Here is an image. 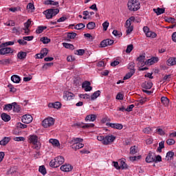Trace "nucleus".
I'll return each mask as SVG.
<instances>
[{
  "label": "nucleus",
  "mask_w": 176,
  "mask_h": 176,
  "mask_svg": "<svg viewBox=\"0 0 176 176\" xmlns=\"http://www.w3.org/2000/svg\"><path fill=\"white\" fill-rule=\"evenodd\" d=\"M127 6L131 12H137L141 8V3L138 0H129Z\"/></svg>",
  "instance_id": "1"
},
{
  "label": "nucleus",
  "mask_w": 176,
  "mask_h": 176,
  "mask_svg": "<svg viewBox=\"0 0 176 176\" xmlns=\"http://www.w3.org/2000/svg\"><path fill=\"white\" fill-rule=\"evenodd\" d=\"M28 142L29 144H32V145H34V149H39V148H41V142L38 141V137L36 135H29Z\"/></svg>",
  "instance_id": "2"
},
{
  "label": "nucleus",
  "mask_w": 176,
  "mask_h": 176,
  "mask_svg": "<svg viewBox=\"0 0 176 176\" xmlns=\"http://www.w3.org/2000/svg\"><path fill=\"white\" fill-rule=\"evenodd\" d=\"M60 10L57 8L49 9L44 12V14H45L46 19H53L54 16L58 14Z\"/></svg>",
  "instance_id": "3"
},
{
  "label": "nucleus",
  "mask_w": 176,
  "mask_h": 176,
  "mask_svg": "<svg viewBox=\"0 0 176 176\" xmlns=\"http://www.w3.org/2000/svg\"><path fill=\"white\" fill-rule=\"evenodd\" d=\"M54 118L48 117L42 121V126H43L45 129H47V127H52V126H54Z\"/></svg>",
  "instance_id": "4"
},
{
  "label": "nucleus",
  "mask_w": 176,
  "mask_h": 176,
  "mask_svg": "<svg viewBox=\"0 0 176 176\" xmlns=\"http://www.w3.org/2000/svg\"><path fill=\"white\" fill-rule=\"evenodd\" d=\"M115 140H116V137L113 135H107L104 137V141L102 142V144L103 145H109V144H112Z\"/></svg>",
  "instance_id": "5"
},
{
  "label": "nucleus",
  "mask_w": 176,
  "mask_h": 176,
  "mask_svg": "<svg viewBox=\"0 0 176 176\" xmlns=\"http://www.w3.org/2000/svg\"><path fill=\"white\" fill-rule=\"evenodd\" d=\"M21 120L23 123H25V124H29V123H31V122H32L33 120L32 116L30 114H25L22 116Z\"/></svg>",
  "instance_id": "6"
},
{
  "label": "nucleus",
  "mask_w": 176,
  "mask_h": 176,
  "mask_svg": "<svg viewBox=\"0 0 176 176\" xmlns=\"http://www.w3.org/2000/svg\"><path fill=\"white\" fill-rule=\"evenodd\" d=\"M111 45H113V40L109 38L103 40L100 43L101 47H107V46H111Z\"/></svg>",
  "instance_id": "7"
},
{
  "label": "nucleus",
  "mask_w": 176,
  "mask_h": 176,
  "mask_svg": "<svg viewBox=\"0 0 176 176\" xmlns=\"http://www.w3.org/2000/svg\"><path fill=\"white\" fill-rule=\"evenodd\" d=\"M138 65L139 67H144V65H146V61H145V56L144 55H140L139 57L137 58Z\"/></svg>",
  "instance_id": "8"
},
{
  "label": "nucleus",
  "mask_w": 176,
  "mask_h": 176,
  "mask_svg": "<svg viewBox=\"0 0 176 176\" xmlns=\"http://www.w3.org/2000/svg\"><path fill=\"white\" fill-rule=\"evenodd\" d=\"M74 97H75V95L72 92L66 91L63 93V98L67 100V101H68V100H74Z\"/></svg>",
  "instance_id": "9"
},
{
  "label": "nucleus",
  "mask_w": 176,
  "mask_h": 176,
  "mask_svg": "<svg viewBox=\"0 0 176 176\" xmlns=\"http://www.w3.org/2000/svg\"><path fill=\"white\" fill-rule=\"evenodd\" d=\"M72 168H74V167L71 164H65L60 166V170L65 173H69V171H72Z\"/></svg>",
  "instance_id": "10"
},
{
  "label": "nucleus",
  "mask_w": 176,
  "mask_h": 176,
  "mask_svg": "<svg viewBox=\"0 0 176 176\" xmlns=\"http://www.w3.org/2000/svg\"><path fill=\"white\" fill-rule=\"evenodd\" d=\"M146 163H152L155 162V153L149 152L146 157Z\"/></svg>",
  "instance_id": "11"
},
{
  "label": "nucleus",
  "mask_w": 176,
  "mask_h": 176,
  "mask_svg": "<svg viewBox=\"0 0 176 176\" xmlns=\"http://www.w3.org/2000/svg\"><path fill=\"white\" fill-rule=\"evenodd\" d=\"M106 126H109L111 129H117V130H122L123 129V125L122 124H112V123H106Z\"/></svg>",
  "instance_id": "12"
},
{
  "label": "nucleus",
  "mask_w": 176,
  "mask_h": 176,
  "mask_svg": "<svg viewBox=\"0 0 176 176\" xmlns=\"http://www.w3.org/2000/svg\"><path fill=\"white\" fill-rule=\"evenodd\" d=\"M9 53H13L11 47H6L0 50V54L2 56L5 54H9Z\"/></svg>",
  "instance_id": "13"
},
{
  "label": "nucleus",
  "mask_w": 176,
  "mask_h": 176,
  "mask_svg": "<svg viewBox=\"0 0 176 176\" xmlns=\"http://www.w3.org/2000/svg\"><path fill=\"white\" fill-rule=\"evenodd\" d=\"M157 61H159L158 58L153 57L146 60V65H153V64H155V63H157Z\"/></svg>",
  "instance_id": "14"
},
{
  "label": "nucleus",
  "mask_w": 176,
  "mask_h": 176,
  "mask_svg": "<svg viewBox=\"0 0 176 176\" xmlns=\"http://www.w3.org/2000/svg\"><path fill=\"white\" fill-rule=\"evenodd\" d=\"M97 119V116L96 114H90L86 116L85 122H94Z\"/></svg>",
  "instance_id": "15"
},
{
  "label": "nucleus",
  "mask_w": 176,
  "mask_h": 176,
  "mask_svg": "<svg viewBox=\"0 0 176 176\" xmlns=\"http://www.w3.org/2000/svg\"><path fill=\"white\" fill-rule=\"evenodd\" d=\"M76 126H78V127H82V129H90L94 126V124H85V125H83V123H77L76 124Z\"/></svg>",
  "instance_id": "16"
},
{
  "label": "nucleus",
  "mask_w": 176,
  "mask_h": 176,
  "mask_svg": "<svg viewBox=\"0 0 176 176\" xmlns=\"http://www.w3.org/2000/svg\"><path fill=\"white\" fill-rule=\"evenodd\" d=\"M153 12L156 13L157 16H160V14H163L166 12V9L160 8H154Z\"/></svg>",
  "instance_id": "17"
},
{
  "label": "nucleus",
  "mask_w": 176,
  "mask_h": 176,
  "mask_svg": "<svg viewBox=\"0 0 176 176\" xmlns=\"http://www.w3.org/2000/svg\"><path fill=\"white\" fill-rule=\"evenodd\" d=\"M10 141V138L9 137H5L0 141V145H2L3 146H5V145H8Z\"/></svg>",
  "instance_id": "18"
},
{
  "label": "nucleus",
  "mask_w": 176,
  "mask_h": 176,
  "mask_svg": "<svg viewBox=\"0 0 176 176\" xmlns=\"http://www.w3.org/2000/svg\"><path fill=\"white\" fill-rule=\"evenodd\" d=\"M161 102L164 105V107H168V104H170V100L168 99L167 97H162L161 98Z\"/></svg>",
  "instance_id": "19"
},
{
  "label": "nucleus",
  "mask_w": 176,
  "mask_h": 176,
  "mask_svg": "<svg viewBox=\"0 0 176 176\" xmlns=\"http://www.w3.org/2000/svg\"><path fill=\"white\" fill-rule=\"evenodd\" d=\"M1 118L2 120H3V122H9L11 119L10 116L8 115L6 113H3L1 115Z\"/></svg>",
  "instance_id": "20"
},
{
  "label": "nucleus",
  "mask_w": 176,
  "mask_h": 176,
  "mask_svg": "<svg viewBox=\"0 0 176 176\" xmlns=\"http://www.w3.org/2000/svg\"><path fill=\"white\" fill-rule=\"evenodd\" d=\"M50 144H52L53 146L58 147L60 146V142L57 139H50L49 140Z\"/></svg>",
  "instance_id": "21"
},
{
  "label": "nucleus",
  "mask_w": 176,
  "mask_h": 176,
  "mask_svg": "<svg viewBox=\"0 0 176 176\" xmlns=\"http://www.w3.org/2000/svg\"><path fill=\"white\" fill-rule=\"evenodd\" d=\"M11 80L14 83H20V81L21 80V78H20V76L17 75H13L11 76Z\"/></svg>",
  "instance_id": "22"
},
{
  "label": "nucleus",
  "mask_w": 176,
  "mask_h": 176,
  "mask_svg": "<svg viewBox=\"0 0 176 176\" xmlns=\"http://www.w3.org/2000/svg\"><path fill=\"white\" fill-rule=\"evenodd\" d=\"M100 95L101 91H96L91 96V100H96V98H98V97H100Z\"/></svg>",
  "instance_id": "23"
},
{
  "label": "nucleus",
  "mask_w": 176,
  "mask_h": 176,
  "mask_svg": "<svg viewBox=\"0 0 176 176\" xmlns=\"http://www.w3.org/2000/svg\"><path fill=\"white\" fill-rule=\"evenodd\" d=\"M12 108L14 112H16L17 113L18 112H20V110L21 109L20 105L17 104L16 102H12Z\"/></svg>",
  "instance_id": "24"
},
{
  "label": "nucleus",
  "mask_w": 176,
  "mask_h": 176,
  "mask_svg": "<svg viewBox=\"0 0 176 176\" xmlns=\"http://www.w3.org/2000/svg\"><path fill=\"white\" fill-rule=\"evenodd\" d=\"M152 86H153L152 82H147L142 84V87H144V89H146V90H149V89H152Z\"/></svg>",
  "instance_id": "25"
},
{
  "label": "nucleus",
  "mask_w": 176,
  "mask_h": 176,
  "mask_svg": "<svg viewBox=\"0 0 176 176\" xmlns=\"http://www.w3.org/2000/svg\"><path fill=\"white\" fill-rule=\"evenodd\" d=\"M135 74V70H131L130 72L127 73L124 77V80H127V79H130L131 76H133Z\"/></svg>",
  "instance_id": "26"
},
{
  "label": "nucleus",
  "mask_w": 176,
  "mask_h": 176,
  "mask_svg": "<svg viewBox=\"0 0 176 176\" xmlns=\"http://www.w3.org/2000/svg\"><path fill=\"white\" fill-rule=\"evenodd\" d=\"M49 107H52L55 109H60V108H61V103H60V102H56L54 103H52L51 104H50Z\"/></svg>",
  "instance_id": "27"
},
{
  "label": "nucleus",
  "mask_w": 176,
  "mask_h": 176,
  "mask_svg": "<svg viewBox=\"0 0 176 176\" xmlns=\"http://www.w3.org/2000/svg\"><path fill=\"white\" fill-rule=\"evenodd\" d=\"M167 63L168 65H176V57L169 58Z\"/></svg>",
  "instance_id": "28"
},
{
  "label": "nucleus",
  "mask_w": 176,
  "mask_h": 176,
  "mask_svg": "<svg viewBox=\"0 0 176 176\" xmlns=\"http://www.w3.org/2000/svg\"><path fill=\"white\" fill-rule=\"evenodd\" d=\"M138 152V147L136 146H133L130 148V155H135Z\"/></svg>",
  "instance_id": "29"
},
{
  "label": "nucleus",
  "mask_w": 176,
  "mask_h": 176,
  "mask_svg": "<svg viewBox=\"0 0 176 176\" xmlns=\"http://www.w3.org/2000/svg\"><path fill=\"white\" fill-rule=\"evenodd\" d=\"M47 28L46 26H38L36 30V34H42Z\"/></svg>",
  "instance_id": "30"
},
{
  "label": "nucleus",
  "mask_w": 176,
  "mask_h": 176,
  "mask_svg": "<svg viewBox=\"0 0 176 176\" xmlns=\"http://www.w3.org/2000/svg\"><path fill=\"white\" fill-rule=\"evenodd\" d=\"M25 57H27V52H20L18 53V58H19V60H24Z\"/></svg>",
  "instance_id": "31"
},
{
  "label": "nucleus",
  "mask_w": 176,
  "mask_h": 176,
  "mask_svg": "<svg viewBox=\"0 0 176 176\" xmlns=\"http://www.w3.org/2000/svg\"><path fill=\"white\" fill-rule=\"evenodd\" d=\"M80 142H83V139L80 138H74L72 140V144H80Z\"/></svg>",
  "instance_id": "32"
},
{
  "label": "nucleus",
  "mask_w": 176,
  "mask_h": 176,
  "mask_svg": "<svg viewBox=\"0 0 176 176\" xmlns=\"http://www.w3.org/2000/svg\"><path fill=\"white\" fill-rule=\"evenodd\" d=\"M146 36H147V38H156V36H157V34L152 31H148L146 34Z\"/></svg>",
  "instance_id": "33"
},
{
  "label": "nucleus",
  "mask_w": 176,
  "mask_h": 176,
  "mask_svg": "<svg viewBox=\"0 0 176 176\" xmlns=\"http://www.w3.org/2000/svg\"><path fill=\"white\" fill-rule=\"evenodd\" d=\"M87 28H88V30H94V28H96V23L94 22L88 23L87 25Z\"/></svg>",
  "instance_id": "34"
},
{
  "label": "nucleus",
  "mask_w": 176,
  "mask_h": 176,
  "mask_svg": "<svg viewBox=\"0 0 176 176\" xmlns=\"http://www.w3.org/2000/svg\"><path fill=\"white\" fill-rule=\"evenodd\" d=\"M41 42H43V43H44V45H46L47 43H50V38H47V37H42L40 39Z\"/></svg>",
  "instance_id": "35"
},
{
  "label": "nucleus",
  "mask_w": 176,
  "mask_h": 176,
  "mask_svg": "<svg viewBox=\"0 0 176 176\" xmlns=\"http://www.w3.org/2000/svg\"><path fill=\"white\" fill-rule=\"evenodd\" d=\"M63 47L66 49H70L71 50H74V45L69 44L68 43H63Z\"/></svg>",
  "instance_id": "36"
},
{
  "label": "nucleus",
  "mask_w": 176,
  "mask_h": 176,
  "mask_svg": "<svg viewBox=\"0 0 176 176\" xmlns=\"http://www.w3.org/2000/svg\"><path fill=\"white\" fill-rule=\"evenodd\" d=\"M3 109L4 111H12L13 109V103L6 104Z\"/></svg>",
  "instance_id": "37"
},
{
  "label": "nucleus",
  "mask_w": 176,
  "mask_h": 176,
  "mask_svg": "<svg viewBox=\"0 0 176 176\" xmlns=\"http://www.w3.org/2000/svg\"><path fill=\"white\" fill-rule=\"evenodd\" d=\"M76 33L75 32H68L67 33V38L69 39H75L76 38Z\"/></svg>",
  "instance_id": "38"
},
{
  "label": "nucleus",
  "mask_w": 176,
  "mask_h": 176,
  "mask_svg": "<svg viewBox=\"0 0 176 176\" xmlns=\"http://www.w3.org/2000/svg\"><path fill=\"white\" fill-rule=\"evenodd\" d=\"M38 171L43 174V175H46V168H45V166H39Z\"/></svg>",
  "instance_id": "39"
},
{
  "label": "nucleus",
  "mask_w": 176,
  "mask_h": 176,
  "mask_svg": "<svg viewBox=\"0 0 176 176\" xmlns=\"http://www.w3.org/2000/svg\"><path fill=\"white\" fill-rule=\"evenodd\" d=\"M120 167L122 170H124L127 168V164L124 162V160H121L120 163Z\"/></svg>",
  "instance_id": "40"
},
{
  "label": "nucleus",
  "mask_w": 176,
  "mask_h": 176,
  "mask_svg": "<svg viewBox=\"0 0 176 176\" xmlns=\"http://www.w3.org/2000/svg\"><path fill=\"white\" fill-rule=\"evenodd\" d=\"M53 65H54L53 63H45L43 66V69H48L49 68L53 67Z\"/></svg>",
  "instance_id": "41"
},
{
  "label": "nucleus",
  "mask_w": 176,
  "mask_h": 176,
  "mask_svg": "<svg viewBox=\"0 0 176 176\" xmlns=\"http://www.w3.org/2000/svg\"><path fill=\"white\" fill-rule=\"evenodd\" d=\"M133 49H134V46L133 45V44H130L127 46L125 52L126 53H131Z\"/></svg>",
  "instance_id": "42"
},
{
  "label": "nucleus",
  "mask_w": 176,
  "mask_h": 176,
  "mask_svg": "<svg viewBox=\"0 0 176 176\" xmlns=\"http://www.w3.org/2000/svg\"><path fill=\"white\" fill-rule=\"evenodd\" d=\"M162 162V156L160 155H154V163H159Z\"/></svg>",
  "instance_id": "43"
},
{
  "label": "nucleus",
  "mask_w": 176,
  "mask_h": 176,
  "mask_svg": "<svg viewBox=\"0 0 176 176\" xmlns=\"http://www.w3.org/2000/svg\"><path fill=\"white\" fill-rule=\"evenodd\" d=\"M164 148V141L159 143V147L157 148V152H162V149Z\"/></svg>",
  "instance_id": "44"
},
{
  "label": "nucleus",
  "mask_w": 176,
  "mask_h": 176,
  "mask_svg": "<svg viewBox=\"0 0 176 176\" xmlns=\"http://www.w3.org/2000/svg\"><path fill=\"white\" fill-rule=\"evenodd\" d=\"M166 144L169 146L174 145V144H175V140L174 139L169 138L166 140Z\"/></svg>",
  "instance_id": "45"
},
{
  "label": "nucleus",
  "mask_w": 176,
  "mask_h": 176,
  "mask_svg": "<svg viewBox=\"0 0 176 176\" xmlns=\"http://www.w3.org/2000/svg\"><path fill=\"white\" fill-rule=\"evenodd\" d=\"M140 159H141V155L129 157V160H131V162H137V160H140Z\"/></svg>",
  "instance_id": "46"
},
{
  "label": "nucleus",
  "mask_w": 176,
  "mask_h": 176,
  "mask_svg": "<svg viewBox=\"0 0 176 176\" xmlns=\"http://www.w3.org/2000/svg\"><path fill=\"white\" fill-rule=\"evenodd\" d=\"M47 53H49V50H47V48H44L41 51V54L43 57L47 56Z\"/></svg>",
  "instance_id": "47"
},
{
  "label": "nucleus",
  "mask_w": 176,
  "mask_h": 176,
  "mask_svg": "<svg viewBox=\"0 0 176 176\" xmlns=\"http://www.w3.org/2000/svg\"><path fill=\"white\" fill-rule=\"evenodd\" d=\"M91 85V83L89 81H85L82 84V89H86L87 87H89Z\"/></svg>",
  "instance_id": "48"
},
{
  "label": "nucleus",
  "mask_w": 176,
  "mask_h": 176,
  "mask_svg": "<svg viewBox=\"0 0 176 176\" xmlns=\"http://www.w3.org/2000/svg\"><path fill=\"white\" fill-rule=\"evenodd\" d=\"M0 64H2L3 65H8V64H10V60L3 59L2 60H0Z\"/></svg>",
  "instance_id": "49"
},
{
  "label": "nucleus",
  "mask_w": 176,
  "mask_h": 176,
  "mask_svg": "<svg viewBox=\"0 0 176 176\" xmlns=\"http://www.w3.org/2000/svg\"><path fill=\"white\" fill-rule=\"evenodd\" d=\"M85 25L83 23H78L77 24L74 28L75 30H82V28H85Z\"/></svg>",
  "instance_id": "50"
},
{
  "label": "nucleus",
  "mask_w": 176,
  "mask_h": 176,
  "mask_svg": "<svg viewBox=\"0 0 176 176\" xmlns=\"http://www.w3.org/2000/svg\"><path fill=\"white\" fill-rule=\"evenodd\" d=\"M56 159H58V162H59V164H60V166L64 163V162H65V160L63 156H58L56 157Z\"/></svg>",
  "instance_id": "51"
},
{
  "label": "nucleus",
  "mask_w": 176,
  "mask_h": 176,
  "mask_svg": "<svg viewBox=\"0 0 176 176\" xmlns=\"http://www.w3.org/2000/svg\"><path fill=\"white\" fill-rule=\"evenodd\" d=\"M27 9L29 10H35V6H34V3H29L27 6Z\"/></svg>",
  "instance_id": "52"
},
{
  "label": "nucleus",
  "mask_w": 176,
  "mask_h": 176,
  "mask_svg": "<svg viewBox=\"0 0 176 176\" xmlns=\"http://www.w3.org/2000/svg\"><path fill=\"white\" fill-rule=\"evenodd\" d=\"M155 133H157L160 135H164V134H165L164 131H163V129H162L160 128H157L155 131Z\"/></svg>",
  "instance_id": "53"
},
{
  "label": "nucleus",
  "mask_w": 176,
  "mask_h": 176,
  "mask_svg": "<svg viewBox=\"0 0 176 176\" xmlns=\"http://www.w3.org/2000/svg\"><path fill=\"white\" fill-rule=\"evenodd\" d=\"M102 27L104 31H107L108 30V27H109V23L108 21H105L102 23Z\"/></svg>",
  "instance_id": "54"
},
{
  "label": "nucleus",
  "mask_w": 176,
  "mask_h": 176,
  "mask_svg": "<svg viewBox=\"0 0 176 176\" xmlns=\"http://www.w3.org/2000/svg\"><path fill=\"white\" fill-rule=\"evenodd\" d=\"M129 69H130V71H135V69H134V67H135V63L134 62H131L129 63Z\"/></svg>",
  "instance_id": "55"
},
{
  "label": "nucleus",
  "mask_w": 176,
  "mask_h": 176,
  "mask_svg": "<svg viewBox=\"0 0 176 176\" xmlns=\"http://www.w3.org/2000/svg\"><path fill=\"white\" fill-rule=\"evenodd\" d=\"M113 34L114 35V36H119V38L122 36V32L116 30L113 31Z\"/></svg>",
  "instance_id": "56"
},
{
  "label": "nucleus",
  "mask_w": 176,
  "mask_h": 176,
  "mask_svg": "<svg viewBox=\"0 0 176 176\" xmlns=\"http://www.w3.org/2000/svg\"><path fill=\"white\" fill-rule=\"evenodd\" d=\"M166 21H167V23H171L172 24H175V19L173 18V17H170L168 18L167 19H166Z\"/></svg>",
  "instance_id": "57"
},
{
  "label": "nucleus",
  "mask_w": 176,
  "mask_h": 176,
  "mask_svg": "<svg viewBox=\"0 0 176 176\" xmlns=\"http://www.w3.org/2000/svg\"><path fill=\"white\" fill-rule=\"evenodd\" d=\"M14 141H17L18 142H19L20 141H25V138L16 137V138H14Z\"/></svg>",
  "instance_id": "58"
},
{
  "label": "nucleus",
  "mask_w": 176,
  "mask_h": 176,
  "mask_svg": "<svg viewBox=\"0 0 176 176\" xmlns=\"http://www.w3.org/2000/svg\"><path fill=\"white\" fill-rule=\"evenodd\" d=\"M50 167H53L54 168H57V165L54 160H51V162H50Z\"/></svg>",
  "instance_id": "59"
},
{
  "label": "nucleus",
  "mask_w": 176,
  "mask_h": 176,
  "mask_svg": "<svg viewBox=\"0 0 176 176\" xmlns=\"http://www.w3.org/2000/svg\"><path fill=\"white\" fill-rule=\"evenodd\" d=\"M17 42L19 43V45H22V46H25V45H27V41H25L24 39H19Z\"/></svg>",
  "instance_id": "60"
},
{
  "label": "nucleus",
  "mask_w": 176,
  "mask_h": 176,
  "mask_svg": "<svg viewBox=\"0 0 176 176\" xmlns=\"http://www.w3.org/2000/svg\"><path fill=\"white\" fill-rule=\"evenodd\" d=\"M166 157H168V159H171V157H174V152L168 151L166 153Z\"/></svg>",
  "instance_id": "61"
},
{
  "label": "nucleus",
  "mask_w": 176,
  "mask_h": 176,
  "mask_svg": "<svg viewBox=\"0 0 176 176\" xmlns=\"http://www.w3.org/2000/svg\"><path fill=\"white\" fill-rule=\"evenodd\" d=\"M32 39H34V36H28L23 37V41H32Z\"/></svg>",
  "instance_id": "62"
},
{
  "label": "nucleus",
  "mask_w": 176,
  "mask_h": 176,
  "mask_svg": "<svg viewBox=\"0 0 176 176\" xmlns=\"http://www.w3.org/2000/svg\"><path fill=\"white\" fill-rule=\"evenodd\" d=\"M170 79H171V75H166L164 78H163V80H164V82H170Z\"/></svg>",
  "instance_id": "63"
},
{
  "label": "nucleus",
  "mask_w": 176,
  "mask_h": 176,
  "mask_svg": "<svg viewBox=\"0 0 176 176\" xmlns=\"http://www.w3.org/2000/svg\"><path fill=\"white\" fill-rule=\"evenodd\" d=\"M76 54H78V56H83L85 54V50H76Z\"/></svg>",
  "instance_id": "64"
}]
</instances>
